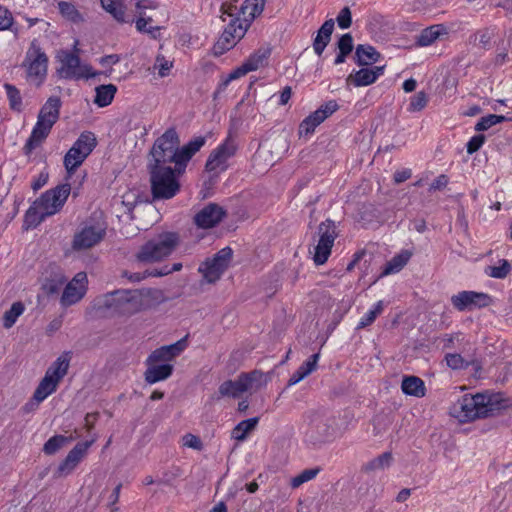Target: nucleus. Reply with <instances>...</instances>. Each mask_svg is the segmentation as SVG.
Here are the masks:
<instances>
[{"instance_id": "obj_58", "label": "nucleus", "mask_w": 512, "mask_h": 512, "mask_svg": "<svg viewBox=\"0 0 512 512\" xmlns=\"http://www.w3.org/2000/svg\"><path fill=\"white\" fill-rule=\"evenodd\" d=\"M133 1L135 2V7L140 15L146 9H156L158 7V4L152 0H133Z\"/></svg>"}, {"instance_id": "obj_37", "label": "nucleus", "mask_w": 512, "mask_h": 512, "mask_svg": "<svg viewBox=\"0 0 512 512\" xmlns=\"http://www.w3.org/2000/svg\"><path fill=\"white\" fill-rule=\"evenodd\" d=\"M359 65H370L378 61L380 54L375 48L369 45H359L355 52Z\"/></svg>"}, {"instance_id": "obj_44", "label": "nucleus", "mask_w": 512, "mask_h": 512, "mask_svg": "<svg viewBox=\"0 0 512 512\" xmlns=\"http://www.w3.org/2000/svg\"><path fill=\"white\" fill-rule=\"evenodd\" d=\"M181 268H182V264L181 263H175L173 265L172 269H165L164 271H160V272H155V273L154 272H149V273H144V274L125 272L124 273V277H126L131 282H140L141 280L145 279L147 276L167 275V274H169L172 271H179Z\"/></svg>"}, {"instance_id": "obj_52", "label": "nucleus", "mask_w": 512, "mask_h": 512, "mask_svg": "<svg viewBox=\"0 0 512 512\" xmlns=\"http://www.w3.org/2000/svg\"><path fill=\"white\" fill-rule=\"evenodd\" d=\"M446 363L452 369H463L466 368L468 363L463 359V357L456 353H451L446 355Z\"/></svg>"}, {"instance_id": "obj_16", "label": "nucleus", "mask_w": 512, "mask_h": 512, "mask_svg": "<svg viewBox=\"0 0 512 512\" xmlns=\"http://www.w3.org/2000/svg\"><path fill=\"white\" fill-rule=\"evenodd\" d=\"M339 108L336 101L331 100L320 106L316 111L307 116L299 125V135L307 136L312 134L316 127L324 122Z\"/></svg>"}, {"instance_id": "obj_19", "label": "nucleus", "mask_w": 512, "mask_h": 512, "mask_svg": "<svg viewBox=\"0 0 512 512\" xmlns=\"http://www.w3.org/2000/svg\"><path fill=\"white\" fill-rule=\"evenodd\" d=\"M453 306L458 311L472 310L476 307H484L489 303V296L485 293L474 291H462L451 297Z\"/></svg>"}, {"instance_id": "obj_5", "label": "nucleus", "mask_w": 512, "mask_h": 512, "mask_svg": "<svg viewBox=\"0 0 512 512\" xmlns=\"http://www.w3.org/2000/svg\"><path fill=\"white\" fill-rule=\"evenodd\" d=\"M59 109L60 99L57 97H50L43 105L39 112L37 123L25 145L28 152L39 146L48 136L52 126L59 117Z\"/></svg>"}, {"instance_id": "obj_30", "label": "nucleus", "mask_w": 512, "mask_h": 512, "mask_svg": "<svg viewBox=\"0 0 512 512\" xmlns=\"http://www.w3.org/2000/svg\"><path fill=\"white\" fill-rule=\"evenodd\" d=\"M412 256V253L408 250H402L399 254L395 255L391 260H389L380 276H388L391 274H396L400 272L405 265L408 263Z\"/></svg>"}, {"instance_id": "obj_20", "label": "nucleus", "mask_w": 512, "mask_h": 512, "mask_svg": "<svg viewBox=\"0 0 512 512\" xmlns=\"http://www.w3.org/2000/svg\"><path fill=\"white\" fill-rule=\"evenodd\" d=\"M186 337L174 344L162 346L154 350L146 359L145 364H164L172 362L186 348Z\"/></svg>"}, {"instance_id": "obj_11", "label": "nucleus", "mask_w": 512, "mask_h": 512, "mask_svg": "<svg viewBox=\"0 0 512 512\" xmlns=\"http://www.w3.org/2000/svg\"><path fill=\"white\" fill-rule=\"evenodd\" d=\"M28 79L39 85L47 75L48 57L36 40H33L28 48L23 62Z\"/></svg>"}, {"instance_id": "obj_35", "label": "nucleus", "mask_w": 512, "mask_h": 512, "mask_svg": "<svg viewBox=\"0 0 512 512\" xmlns=\"http://www.w3.org/2000/svg\"><path fill=\"white\" fill-rule=\"evenodd\" d=\"M58 10L61 16L75 24H79L84 21L83 14L78 10V8L71 2L60 1L58 2Z\"/></svg>"}, {"instance_id": "obj_12", "label": "nucleus", "mask_w": 512, "mask_h": 512, "mask_svg": "<svg viewBox=\"0 0 512 512\" xmlns=\"http://www.w3.org/2000/svg\"><path fill=\"white\" fill-rule=\"evenodd\" d=\"M96 143V137L91 132H84L78 137L64 157V166L69 176L89 156Z\"/></svg>"}, {"instance_id": "obj_41", "label": "nucleus", "mask_w": 512, "mask_h": 512, "mask_svg": "<svg viewBox=\"0 0 512 512\" xmlns=\"http://www.w3.org/2000/svg\"><path fill=\"white\" fill-rule=\"evenodd\" d=\"M384 309V303L382 300L376 302L371 309H369L359 320L357 324V329H363L369 325H371L377 316H379Z\"/></svg>"}, {"instance_id": "obj_2", "label": "nucleus", "mask_w": 512, "mask_h": 512, "mask_svg": "<svg viewBox=\"0 0 512 512\" xmlns=\"http://www.w3.org/2000/svg\"><path fill=\"white\" fill-rule=\"evenodd\" d=\"M205 143L206 138L198 136L179 148V136L175 129L170 128L154 142L148 166H171L173 163L179 172H185L187 163Z\"/></svg>"}, {"instance_id": "obj_46", "label": "nucleus", "mask_w": 512, "mask_h": 512, "mask_svg": "<svg viewBox=\"0 0 512 512\" xmlns=\"http://www.w3.org/2000/svg\"><path fill=\"white\" fill-rule=\"evenodd\" d=\"M505 120H506L505 116L489 114L487 116L482 117L477 122V124L475 125V130L479 131V132L486 131L489 128H491L492 126H494V125H496L498 123H501V122H503Z\"/></svg>"}, {"instance_id": "obj_33", "label": "nucleus", "mask_w": 512, "mask_h": 512, "mask_svg": "<svg viewBox=\"0 0 512 512\" xmlns=\"http://www.w3.org/2000/svg\"><path fill=\"white\" fill-rule=\"evenodd\" d=\"M446 33V28L443 25H432L421 31L420 35L417 38V44L421 47L429 46L433 42H435V40H437L441 35Z\"/></svg>"}, {"instance_id": "obj_17", "label": "nucleus", "mask_w": 512, "mask_h": 512, "mask_svg": "<svg viewBox=\"0 0 512 512\" xmlns=\"http://www.w3.org/2000/svg\"><path fill=\"white\" fill-rule=\"evenodd\" d=\"M88 279L85 272L77 273L66 285L61 296L63 306H71L79 302L87 291Z\"/></svg>"}, {"instance_id": "obj_13", "label": "nucleus", "mask_w": 512, "mask_h": 512, "mask_svg": "<svg viewBox=\"0 0 512 512\" xmlns=\"http://www.w3.org/2000/svg\"><path fill=\"white\" fill-rule=\"evenodd\" d=\"M106 235V228L100 223H84L75 232L72 249L75 251L88 250L99 244Z\"/></svg>"}, {"instance_id": "obj_6", "label": "nucleus", "mask_w": 512, "mask_h": 512, "mask_svg": "<svg viewBox=\"0 0 512 512\" xmlns=\"http://www.w3.org/2000/svg\"><path fill=\"white\" fill-rule=\"evenodd\" d=\"M179 242V237L173 232H164L147 241L138 251L139 262L154 263L170 256Z\"/></svg>"}, {"instance_id": "obj_61", "label": "nucleus", "mask_w": 512, "mask_h": 512, "mask_svg": "<svg viewBox=\"0 0 512 512\" xmlns=\"http://www.w3.org/2000/svg\"><path fill=\"white\" fill-rule=\"evenodd\" d=\"M247 73H249V71L247 70V68H245V65L243 63L240 67L236 68L234 71H232L229 74L228 81L239 79L240 77L246 75Z\"/></svg>"}, {"instance_id": "obj_10", "label": "nucleus", "mask_w": 512, "mask_h": 512, "mask_svg": "<svg viewBox=\"0 0 512 512\" xmlns=\"http://www.w3.org/2000/svg\"><path fill=\"white\" fill-rule=\"evenodd\" d=\"M57 58L60 62L58 73L65 79H90L96 77L99 72L94 71L88 63H83L77 54L67 50L59 51Z\"/></svg>"}, {"instance_id": "obj_49", "label": "nucleus", "mask_w": 512, "mask_h": 512, "mask_svg": "<svg viewBox=\"0 0 512 512\" xmlns=\"http://www.w3.org/2000/svg\"><path fill=\"white\" fill-rule=\"evenodd\" d=\"M319 473V469H306L302 471L298 476L294 477L291 481L293 488H297L305 482H308L316 477Z\"/></svg>"}, {"instance_id": "obj_1", "label": "nucleus", "mask_w": 512, "mask_h": 512, "mask_svg": "<svg viewBox=\"0 0 512 512\" xmlns=\"http://www.w3.org/2000/svg\"><path fill=\"white\" fill-rule=\"evenodd\" d=\"M265 2L266 0H245L240 7L232 2L222 5L223 21H227V17L230 20L214 45L215 54H223L236 45L254 18L262 13Z\"/></svg>"}, {"instance_id": "obj_27", "label": "nucleus", "mask_w": 512, "mask_h": 512, "mask_svg": "<svg viewBox=\"0 0 512 512\" xmlns=\"http://www.w3.org/2000/svg\"><path fill=\"white\" fill-rule=\"evenodd\" d=\"M101 4L117 21L122 23L134 22V17L126 12V6L121 0H101Z\"/></svg>"}, {"instance_id": "obj_23", "label": "nucleus", "mask_w": 512, "mask_h": 512, "mask_svg": "<svg viewBox=\"0 0 512 512\" xmlns=\"http://www.w3.org/2000/svg\"><path fill=\"white\" fill-rule=\"evenodd\" d=\"M121 290L107 293L95 300V307L102 315H121Z\"/></svg>"}, {"instance_id": "obj_25", "label": "nucleus", "mask_w": 512, "mask_h": 512, "mask_svg": "<svg viewBox=\"0 0 512 512\" xmlns=\"http://www.w3.org/2000/svg\"><path fill=\"white\" fill-rule=\"evenodd\" d=\"M146 366L147 369L144 373V378L149 384H154L168 379L172 375L174 369L171 363L146 364Z\"/></svg>"}, {"instance_id": "obj_34", "label": "nucleus", "mask_w": 512, "mask_h": 512, "mask_svg": "<svg viewBox=\"0 0 512 512\" xmlns=\"http://www.w3.org/2000/svg\"><path fill=\"white\" fill-rule=\"evenodd\" d=\"M258 422V417L246 419L239 422L232 430L231 437L239 442L244 441L247 435L256 428Z\"/></svg>"}, {"instance_id": "obj_32", "label": "nucleus", "mask_w": 512, "mask_h": 512, "mask_svg": "<svg viewBox=\"0 0 512 512\" xmlns=\"http://www.w3.org/2000/svg\"><path fill=\"white\" fill-rule=\"evenodd\" d=\"M58 385L59 383L57 381L44 375L33 394V400L36 401L37 404L41 403L56 391Z\"/></svg>"}, {"instance_id": "obj_7", "label": "nucleus", "mask_w": 512, "mask_h": 512, "mask_svg": "<svg viewBox=\"0 0 512 512\" xmlns=\"http://www.w3.org/2000/svg\"><path fill=\"white\" fill-rule=\"evenodd\" d=\"M70 191V185L67 183L46 191L34 203L29 217L37 216L35 221L42 222L46 217L56 214L63 207Z\"/></svg>"}, {"instance_id": "obj_43", "label": "nucleus", "mask_w": 512, "mask_h": 512, "mask_svg": "<svg viewBox=\"0 0 512 512\" xmlns=\"http://www.w3.org/2000/svg\"><path fill=\"white\" fill-rule=\"evenodd\" d=\"M78 436L65 437L63 435H56L51 437L43 447L46 454H54L58 449L64 446L67 442L76 439Z\"/></svg>"}, {"instance_id": "obj_26", "label": "nucleus", "mask_w": 512, "mask_h": 512, "mask_svg": "<svg viewBox=\"0 0 512 512\" xmlns=\"http://www.w3.org/2000/svg\"><path fill=\"white\" fill-rule=\"evenodd\" d=\"M71 356L69 352L62 353L47 369L45 375L60 383L67 374Z\"/></svg>"}, {"instance_id": "obj_64", "label": "nucleus", "mask_w": 512, "mask_h": 512, "mask_svg": "<svg viewBox=\"0 0 512 512\" xmlns=\"http://www.w3.org/2000/svg\"><path fill=\"white\" fill-rule=\"evenodd\" d=\"M97 417H98V414L97 413H88L86 416H85V427L88 431H90L93 427H94V424L97 420Z\"/></svg>"}, {"instance_id": "obj_54", "label": "nucleus", "mask_w": 512, "mask_h": 512, "mask_svg": "<svg viewBox=\"0 0 512 512\" xmlns=\"http://www.w3.org/2000/svg\"><path fill=\"white\" fill-rule=\"evenodd\" d=\"M486 137L482 134L473 136L467 143V153L473 154L478 151L485 143Z\"/></svg>"}, {"instance_id": "obj_4", "label": "nucleus", "mask_w": 512, "mask_h": 512, "mask_svg": "<svg viewBox=\"0 0 512 512\" xmlns=\"http://www.w3.org/2000/svg\"><path fill=\"white\" fill-rule=\"evenodd\" d=\"M151 191L154 199H171L180 191L179 172L174 166H148Z\"/></svg>"}, {"instance_id": "obj_51", "label": "nucleus", "mask_w": 512, "mask_h": 512, "mask_svg": "<svg viewBox=\"0 0 512 512\" xmlns=\"http://www.w3.org/2000/svg\"><path fill=\"white\" fill-rule=\"evenodd\" d=\"M320 358L319 353H315L312 356L309 357L308 360H306L297 370L301 371V373L307 377L310 375L313 371L317 368V363Z\"/></svg>"}, {"instance_id": "obj_38", "label": "nucleus", "mask_w": 512, "mask_h": 512, "mask_svg": "<svg viewBox=\"0 0 512 512\" xmlns=\"http://www.w3.org/2000/svg\"><path fill=\"white\" fill-rule=\"evenodd\" d=\"M117 88L113 84L100 85L96 88V96L94 102L99 107L108 106L114 99Z\"/></svg>"}, {"instance_id": "obj_40", "label": "nucleus", "mask_w": 512, "mask_h": 512, "mask_svg": "<svg viewBox=\"0 0 512 512\" xmlns=\"http://www.w3.org/2000/svg\"><path fill=\"white\" fill-rule=\"evenodd\" d=\"M393 455L391 452H385L376 458L372 459L368 463L364 465V470L367 472L376 471V470H384L392 464Z\"/></svg>"}, {"instance_id": "obj_24", "label": "nucleus", "mask_w": 512, "mask_h": 512, "mask_svg": "<svg viewBox=\"0 0 512 512\" xmlns=\"http://www.w3.org/2000/svg\"><path fill=\"white\" fill-rule=\"evenodd\" d=\"M384 73V66L362 68L348 76L347 81L356 87L373 84Z\"/></svg>"}, {"instance_id": "obj_55", "label": "nucleus", "mask_w": 512, "mask_h": 512, "mask_svg": "<svg viewBox=\"0 0 512 512\" xmlns=\"http://www.w3.org/2000/svg\"><path fill=\"white\" fill-rule=\"evenodd\" d=\"M120 61V56L117 54H110L99 59V63L104 68H111L113 65L117 64ZM112 73V69H109L105 72L106 76H110Z\"/></svg>"}, {"instance_id": "obj_60", "label": "nucleus", "mask_w": 512, "mask_h": 512, "mask_svg": "<svg viewBox=\"0 0 512 512\" xmlns=\"http://www.w3.org/2000/svg\"><path fill=\"white\" fill-rule=\"evenodd\" d=\"M412 173L410 169H403L394 173V181L396 183H402L411 177Z\"/></svg>"}, {"instance_id": "obj_42", "label": "nucleus", "mask_w": 512, "mask_h": 512, "mask_svg": "<svg viewBox=\"0 0 512 512\" xmlns=\"http://www.w3.org/2000/svg\"><path fill=\"white\" fill-rule=\"evenodd\" d=\"M24 310L25 307L22 302H14L3 316V326L7 329L11 328L16 323L18 317L23 314Z\"/></svg>"}, {"instance_id": "obj_9", "label": "nucleus", "mask_w": 512, "mask_h": 512, "mask_svg": "<svg viewBox=\"0 0 512 512\" xmlns=\"http://www.w3.org/2000/svg\"><path fill=\"white\" fill-rule=\"evenodd\" d=\"M121 315H132L156 305L161 300V292L155 289L121 290Z\"/></svg>"}, {"instance_id": "obj_57", "label": "nucleus", "mask_w": 512, "mask_h": 512, "mask_svg": "<svg viewBox=\"0 0 512 512\" xmlns=\"http://www.w3.org/2000/svg\"><path fill=\"white\" fill-rule=\"evenodd\" d=\"M339 51L343 52V54H349L353 49V38L347 33L341 36L338 41Z\"/></svg>"}, {"instance_id": "obj_36", "label": "nucleus", "mask_w": 512, "mask_h": 512, "mask_svg": "<svg viewBox=\"0 0 512 512\" xmlns=\"http://www.w3.org/2000/svg\"><path fill=\"white\" fill-rule=\"evenodd\" d=\"M512 270V266L506 259H500L492 265L485 267V274L491 278L504 279Z\"/></svg>"}, {"instance_id": "obj_47", "label": "nucleus", "mask_w": 512, "mask_h": 512, "mask_svg": "<svg viewBox=\"0 0 512 512\" xmlns=\"http://www.w3.org/2000/svg\"><path fill=\"white\" fill-rule=\"evenodd\" d=\"M428 99L425 92L420 91L410 98L408 111L416 112L421 111L427 105Z\"/></svg>"}, {"instance_id": "obj_29", "label": "nucleus", "mask_w": 512, "mask_h": 512, "mask_svg": "<svg viewBox=\"0 0 512 512\" xmlns=\"http://www.w3.org/2000/svg\"><path fill=\"white\" fill-rule=\"evenodd\" d=\"M245 393H254L267 384L266 376L260 371H252L240 375Z\"/></svg>"}, {"instance_id": "obj_53", "label": "nucleus", "mask_w": 512, "mask_h": 512, "mask_svg": "<svg viewBox=\"0 0 512 512\" xmlns=\"http://www.w3.org/2000/svg\"><path fill=\"white\" fill-rule=\"evenodd\" d=\"M337 23L341 29H347L351 26L352 17L348 7H344L337 16Z\"/></svg>"}, {"instance_id": "obj_14", "label": "nucleus", "mask_w": 512, "mask_h": 512, "mask_svg": "<svg viewBox=\"0 0 512 512\" xmlns=\"http://www.w3.org/2000/svg\"><path fill=\"white\" fill-rule=\"evenodd\" d=\"M232 258V250L229 247L221 249L211 259H207L199 267V272L208 283L216 282L227 269Z\"/></svg>"}, {"instance_id": "obj_39", "label": "nucleus", "mask_w": 512, "mask_h": 512, "mask_svg": "<svg viewBox=\"0 0 512 512\" xmlns=\"http://www.w3.org/2000/svg\"><path fill=\"white\" fill-rule=\"evenodd\" d=\"M243 393H245V391L240 376L235 380H228L223 382L219 387V394L221 396L237 398L240 397Z\"/></svg>"}, {"instance_id": "obj_15", "label": "nucleus", "mask_w": 512, "mask_h": 512, "mask_svg": "<svg viewBox=\"0 0 512 512\" xmlns=\"http://www.w3.org/2000/svg\"><path fill=\"white\" fill-rule=\"evenodd\" d=\"M237 145L232 136H228L222 144L214 149L206 162V170L216 174L223 172L228 167V160L236 153Z\"/></svg>"}, {"instance_id": "obj_18", "label": "nucleus", "mask_w": 512, "mask_h": 512, "mask_svg": "<svg viewBox=\"0 0 512 512\" xmlns=\"http://www.w3.org/2000/svg\"><path fill=\"white\" fill-rule=\"evenodd\" d=\"M97 440V436L94 435L89 441L80 442L67 454L66 458L58 467V473L60 476H66L73 472L78 464L87 455L89 447Z\"/></svg>"}, {"instance_id": "obj_22", "label": "nucleus", "mask_w": 512, "mask_h": 512, "mask_svg": "<svg viewBox=\"0 0 512 512\" xmlns=\"http://www.w3.org/2000/svg\"><path fill=\"white\" fill-rule=\"evenodd\" d=\"M224 215L225 212L221 206L211 203L195 215L194 221L198 227L208 229L217 225Z\"/></svg>"}, {"instance_id": "obj_62", "label": "nucleus", "mask_w": 512, "mask_h": 512, "mask_svg": "<svg viewBox=\"0 0 512 512\" xmlns=\"http://www.w3.org/2000/svg\"><path fill=\"white\" fill-rule=\"evenodd\" d=\"M150 21H151V18L145 19L143 17H139L135 21V26H136L137 31H139L141 33L147 32V30L149 29V27L147 25Z\"/></svg>"}, {"instance_id": "obj_21", "label": "nucleus", "mask_w": 512, "mask_h": 512, "mask_svg": "<svg viewBox=\"0 0 512 512\" xmlns=\"http://www.w3.org/2000/svg\"><path fill=\"white\" fill-rule=\"evenodd\" d=\"M334 434L335 431L328 419L317 418L312 421L306 433V439L312 445H319L331 441Z\"/></svg>"}, {"instance_id": "obj_56", "label": "nucleus", "mask_w": 512, "mask_h": 512, "mask_svg": "<svg viewBox=\"0 0 512 512\" xmlns=\"http://www.w3.org/2000/svg\"><path fill=\"white\" fill-rule=\"evenodd\" d=\"M13 23V17L11 12L0 5V30H6L11 27Z\"/></svg>"}, {"instance_id": "obj_8", "label": "nucleus", "mask_w": 512, "mask_h": 512, "mask_svg": "<svg viewBox=\"0 0 512 512\" xmlns=\"http://www.w3.org/2000/svg\"><path fill=\"white\" fill-rule=\"evenodd\" d=\"M337 236L338 232L334 221L327 219L319 224L313 237V244L309 249L316 265H323L327 262Z\"/></svg>"}, {"instance_id": "obj_3", "label": "nucleus", "mask_w": 512, "mask_h": 512, "mask_svg": "<svg viewBox=\"0 0 512 512\" xmlns=\"http://www.w3.org/2000/svg\"><path fill=\"white\" fill-rule=\"evenodd\" d=\"M507 407V400L500 393L464 394L450 407L449 414L459 423H470L499 414Z\"/></svg>"}, {"instance_id": "obj_50", "label": "nucleus", "mask_w": 512, "mask_h": 512, "mask_svg": "<svg viewBox=\"0 0 512 512\" xmlns=\"http://www.w3.org/2000/svg\"><path fill=\"white\" fill-rule=\"evenodd\" d=\"M172 66V62L165 59L164 56L158 55L156 57L153 69L158 71L160 77H165L169 74Z\"/></svg>"}, {"instance_id": "obj_59", "label": "nucleus", "mask_w": 512, "mask_h": 512, "mask_svg": "<svg viewBox=\"0 0 512 512\" xmlns=\"http://www.w3.org/2000/svg\"><path fill=\"white\" fill-rule=\"evenodd\" d=\"M183 443L185 446L199 449L201 447L200 439L192 434H187L183 437Z\"/></svg>"}, {"instance_id": "obj_63", "label": "nucleus", "mask_w": 512, "mask_h": 512, "mask_svg": "<svg viewBox=\"0 0 512 512\" xmlns=\"http://www.w3.org/2000/svg\"><path fill=\"white\" fill-rule=\"evenodd\" d=\"M447 182H448V181H447L446 176L441 175V176H439L437 179H435V180L431 183L430 189H431V190L441 189L442 187H444V186L447 184Z\"/></svg>"}, {"instance_id": "obj_28", "label": "nucleus", "mask_w": 512, "mask_h": 512, "mask_svg": "<svg viewBox=\"0 0 512 512\" xmlns=\"http://www.w3.org/2000/svg\"><path fill=\"white\" fill-rule=\"evenodd\" d=\"M334 30V20H326L317 32L313 42V49L315 53L320 56L328 43L330 42L332 32Z\"/></svg>"}, {"instance_id": "obj_45", "label": "nucleus", "mask_w": 512, "mask_h": 512, "mask_svg": "<svg viewBox=\"0 0 512 512\" xmlns=\"http://www.w3.org/2000/svg\"><path fill=\"white\" fill-rule=\"evenodd\" d=\"M267 56V51H256L244 62L245 68H247L249 72L256 71L264 65Z\"/></svg>"}, {"instance_id": "obj_48", "label": "nucleus", "mask_w": 512, "mask_h": 512, "mask_svg": "<svg viewBox=\"0 0 512 512\" xmlns=\"http://www.w3.org/2000/svg\"><path fill=\"white\" fill-rule=\"evenodd\" d=\"M5 90L10 101V106L14 110H20L22 105V100L20 96V92L12 85L5 84Z\"/></svg>"}, {"instance_id": "obj_31", "label": "nucleus", "mask_w": 512, "mask_h": 512, "mask_svg": "<svg viewBox=\"0 0 512 512\" xmlns=\"http://www.w3.org/2000/svg\"><path fill=\"white\" fill-rule=\"evenodd\" d=\"M401 389L404 394L423 397L426 393L424 381L417 376H406L402 380Z\"/></svg>"}]
</instances>
